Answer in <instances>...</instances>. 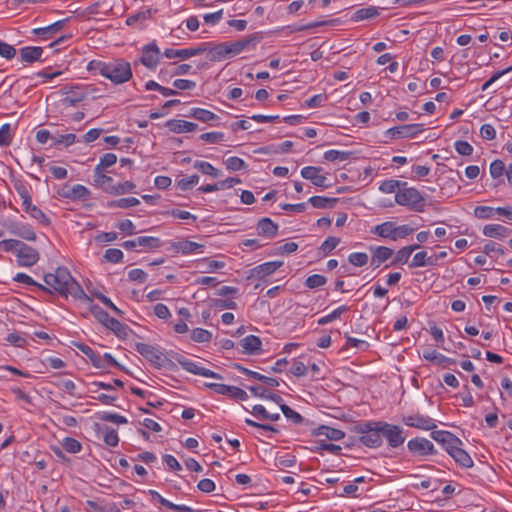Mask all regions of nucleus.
Returning a JSON list of instances; mask_svg holds the SVG:
<instances>
[{"label": "nucleus", "mask_w": 512, "mask_h": 512, "mask_svg": "<svg viewBox=\"0 0 512 512\" xmlns=\"http://www.w3.org/2000/svg\"><path fill=\"white\" fill-rule=\"evenodd\" d=\"M377 15H378L377 8L370 6V7L361 8V9L357 10L353 15L352 20L361 21V20H365V19L374 18Z\"/></svg>", "instance_id": "a18cd8bd"}, {"label": "nucleus", "mask_w": 512, "mask_h": 512, "mask_svg": "<svg viewBox=\"0 0 512 512\" xmlns=\"http://www.w3.org/2000/svg\"><path fill=\"white\" fill-rule=\"evenodd\" d=\"M407 447L411 453L426 456L436 454V450L431 441L425 438H414L408 441Z\"/></svg>", "instance_id": "4468645a"}, {"label": "nucleus", "mask_w": 512, "mask_h": 512, "mask_svg": "<svg viewBox=\"0 0 512 512\" xmlns=\"http://www.w3.org/2000/svg\"><path fill=\"white\" fill-rule=\"evenodd\" d=\"M395 201L397 204L407 206L417 212L424 210V198L415 188L399 189L395 195Z\"/></svg>", "instance_id": "39448f33"}, {"label": "nucleus", "mask_w": 512, "mask_h": 512, "mask_svg": "<svg viewBox=\"0 0 512 512\" xmlns=\"http://www.w3.org/2000/svg\"><path fill=\"white\" fill-rule=\"evenodd\" d=\"M194 168L199 170L201 173L205 175H209L213 178H217L220 175V171L216 169L213 165L206 161H195Z\"/></svg>", "instance_id": "79ce46f5"}, {"label": "nucleus", "mask_w": 512, "mask_h": 512, "mask_svg": "<svg viewBox=\"0 0 512 512\" xmlns=\"http://www.w3.org/2000/svg\"><path fill=\"white\" fill-rule=\"evenodd\" d=\"M312 435L324 436L326 439L331 441H338L345 437V433L342 430L332 428L326 425H321L320 427L314 429L312 431Z\"/></svg>", "instance_id": "393cba45"}, {"label": "nucleus", "mask_w": 512, "mask_h": 512, "mask_svg": "<svg viewBox=\"0 0 512 512\" xmlns=\"http://www.w3.org/2000/svg\"><path fill=\"white\" fill-rule=\"evenodd\" d=\"M28 214L43 226H49L51 224L50 218L37 206L31 208Z\"/></svg>", "instance_id": "8fccbe9b"}, {"label": "nucleus", "mask_w": 512, "mask_h": 512, "mask_svg": "<svg viewBox=\"0 0 512 512\" xmlns=\"http://www.w3.org/2000/svg\"><path fill=\"white\" fill-rule=\"evenodd\" d=\"M340 243V239L338 237L330 236L328 237L321 245L320 250L325 254H329L332 250H334L337 245Z\"/></svg>", "instance_id": "338daca9"}, {"label": "nucleus", "mask_w": 512, "mask_h": 512, "mask_svg": "<svg viewBox=\"0 0 512 512\" xmlns=\"http://www.w3.org/2000/svg\"><path fill=\"white\" fill-rule=\"evenodd\" d=\"M136 185L131 181H125L123 183L114 184L113 186H109L106 188V193L121 195L132 192L135 189Z\"/></svg>", "instance_id": "ea45409f"}, {"label": "nucleus", "mask_w": 512, "mask_h": 512, "mask_svg": "<svg viewBox=\"0 0 512 512\" xmlns=\"http://www.w3.org/2000/svg\"><path fill=\"white\" fill-rule=\"evenodd\" d=\"M60 195L72 201L87 200L91 192L83 185L77 184L71 188L63 189Z\"/></svg>", "instance_id": "5701e85b"}, {"label": "nucleus", "mask_w": 512, "mask_h": 512, "mask_svg": "<svg viewBox=\"0 0 512 512\" xmlns=\"http://www.w3.org/2000/svg\"><path fill=\"white\" fill-rule=\"evenodd\" d=\"M422 357L427 361H435L436 363L443 364L444 366L456 364V360L446 357L445 355L438 353L436 350L427 349L423 351Z\"/></svg>", "instance_id": "473e14b6"}, {"label": "nucleus", "mask_w": 512, "mask_h": 512, "mask_svg": "<svg viewBox=\"0 0 512 512\" xmlns=\"http://www.w3.org/2000/svg\"><path fill=\"white\" fill-rule=\"evenodd\" d=\"M411 256V250L406 249L405 247L401 248L395 254L393 260L390 263V266H397L406 264Z\"/></svg>", "instance_id": "603ef678"}, {"label": "nucleus", "mask_w": 512, "mask_h": 512, "mask_svg": "<svg viewBox=\"0 0 512 512\" xmlns=\"http://www.w3.org/2000/svg\"><path fill=\"white\" fill-rule=\"evenodd\" d=\"M199 176L197 174H193L187 178H182L177 181L176 185L181 191L190 190L194 185L198 184Z\"/></svg>", "instance_id": "052dcab7"}, {"label": "nucleus", "mask_w": 512, "mask_h": 512, "mask_svg": "<svg viewBox=\"0 0 512 512\" xmlns=\"http://www.w3.org/2000/svg\"><path fill=\"white\" fill-rule=\"evenodd\" d=\"M239 183H241V180L239 178L229 177L225 180L219 181L214 184H207V185L200 186L198 188V191H201L204 193H210V192H214L217 190L232 188L234 185L239 184Z\"/></svg>", "instance_id": "b1692460"}, {"label": "nucleus", "mask_w": 512, "mask_h": 512, "mask_svg": "<svg viewBox=\"0 0 512 512\" xmlns=\"http://www.w3.org/2000/svg\"><path fill=\"white\" fill-rule=\"evenodd\" d=\"M347 310H348V307L345 305H342V306L338 307L337 309H335L334 311H332L329 315H326V316L320 318L318 320V324L326 325V324L340 318V316Z\"/></svg>", "instance_id": "864d4df0"}, {"label": "nucleus", "mask_w": 512, "mask_h": 512, "mask_svg": "<svg viewBox=\"0 0 512 512\" xmlns=\"http://www.w3.org/2000/svg\"><path fill=\"white\" fill-rule=\"evenodd\" d=\"M381 421H365L357 424L354 431L360 434L359 442L369 448H377L382 444Z\"/></svg>", "instance_id": "7ed1b4c3"}, {"label": "nucleus", "mask_w": 512, "mask_h": 512, "mask_svg": "<svg viewBox=\"0 0 512 512\" xmlns=\"http://www.w3.org/2000/svg\"><path fill=\"white\" fill-rule=\"evenodd\" d=\"M322 168L316 166H306L301 169V176L304 179L310 180L315 186L327 188L330 184H327V177L321 175Z\"/></svg>", "instance_id": "a211bd4d"}, {"label": "nucleus", "mask_w": 512, "mask_h": 512, "mask_svg": "<svg viewBox=\"0 0 512 512\" xmlns=\"http://www.w3.org/2000/svg\"><path fill=\"white\" fill-rule=\"evenodd\" d=\"M67 21H68V18L59 20L47 27L35 28V29H33L32 33L40 36L42 39H48L52 35L56 34L60 30H62Z\"/></svg>", "instance_id": "bb28decb"}, {"label": "nucleus", "mask_w": 512, "mask_h": 512, "mask_svg": "<svg viewBox=\"0 0 512 512\" xmlns=\"http://www.w3.org/2000/svg\"><path fill=\"white\" fill-rule=\"evenodd\" d=\"M61 93L63 97L60 100V105L63 108L76 107L79 103L84 101L89 95L87 90L82 89L78 86L71 87L69 89L65 87L61 89Z\"/></svg>", "instance_id": "0eeeda50"}, {"label": "nucleus", "mask_w": 512, "mask_h": 512, "mask_svg": "<svg viewBox=\"0 0 512 512\" xmlns=\"http://www.w3.org/2000/svg\"><path fill=\"white\" fill-rule=\"evenodd\" d=\"M379 425L382 426V436L387 439L389 446L396 448L404 443L405 436L401 426L392 425L384 421H381Z\"/></svg>", "instance_id": "6e6552de"}, {"label": "nucleus", "mask_w": 512, "mask_h": 512, "mask_svg": "<svg viewBox=\"0 0 512 512\" xmlns=\"http://www.w3.org/2000/svg\"><path fill=\"white\" fill-rule=\"evenodd\" d=\"M406 182H401L398 180H385L381 183L379 189L384 193H393L397 188H400L401 186H405Z\"/></svg>", "instance_id": "680f3d73"}, {"label": "nucleus", "mask_w": 512, "mask_h": 512, "mask_svg": "<svg viewBox=\"0 0 512 512\" xmlns=\"http://www.w3.org/2000/svg\"><path fill=\"white\" fill-rule=\"evenodd\" d=\"M43 53L41 47H24L20 49V57L22 62L33 63L40 60Z\"/></svg>", "instance_id": "72a5a7b5"}, {"label": "nucleus", "mask_w": 512, "mask_h": 512, "mask_svg": "<svg viewBox=\"0 0 512 512\" xmlns=\"http://www.w3.org/2000/svg\"><path fill=\"white\" fill-rule=\"evenodd\" d=\"M151 15H152V12H151L150 9H146L144 11H140L138 13L130 15L126 19V24L128 26H133V25H135L138 22L146 21L147 19H149L151 17Z\"/></svg>", "instance_id": "5fc2aeb1"}, {"label": "nucleus", "mask_w": 512, "mask_h": 512, "mask_svg": "<svg viewBox=\"0 0 512 512\" xmlns=\"http://www.w3.org/2000/svg\"><path fill=\"white\" fill-rule=\"evenodd\" d=\"M278 231V225L274 223L270 218H262L257 224L258 235L272 238L276 236Z\"/></svg>", "instance_id": "cd10ccee"}, {"label": "nucleus", "mask_w": 512, "mask_h": 512, "mask_svg": "<svg viewBox=\"0 0 512 512\" xmlns=\"http://www.w3.org/2000/svg\"><path fill=\"white\" fill-rule=\"evenodd\" d=\"M171 249L174 253L188 255L196 252L202 253L204 245L189 240H182L179 242H173L171 244Z\"/></svg>", "instance_id": "412c9836"}, {"label": "nucleus", "mask_w": 512, "mask_h": 512, "mask_svg": "<svg viewBox=\"0 0 512 512\" xmlns=\"http://www.w3.org/2000/svg\"><path fill=\"white\" fill-rule=\"evenodd\" d=\"M308 202L317 209H326L333 208L337 202L338 198H329L324 196H312L309 198Z\"/></svg>", "instance_id": "4c0bfd02"}, {"label": "nucleus", "mask_w": 512, "mask_h": 512, "mask_svg": "<svg viewBox=\"0 0 512 512\" xmlns=\"http://www.w3.org/2000/svg\"><path fill=\"white\" fill-rule=\"evenodd\" d=\"M205 46L208 48L206 52H208L209 60L212 62L221 61L223 59L232 57L231 50L229 47V43H220L214 44L212 42H204Z\"/></svg>", "instance_id": "2eb2a0df"}, {"label": "nucleus", "mask_w": 512, "mask_h": 512, "mask_svg": "<svg viewBox=\"0 0 512 512\" xmlns=\"http://www.w3.org/2000/svg\"><path fill=\"white\" fill-rule=\"evenodd\" d=\"M208 48L205 46V43H200L196 47L185 48V49H171L168 48L164 51V56L168 59L180 58L182 60L200 55L206 52Z\"/></svg>", "instance_id": "9b49d317"}, {"label": "nucleus", "mask_w": 512, "mask_h": 512, "mask_svg": "<svg viewBox=\"0 0 512 512\" xmlns=\"http://www.w3.org/2000/svg\"><path fill=\"white\" fill-rule=\"evenodd\" d=\"M94 184L101 187L105 192L107 187L114 185L112 177L105 175L99 167L94 169Z\"/></svg>", "instance_id": "58836bf2"}, {"label": "nucleus", "mask_w": 512, "mask_h": 512, "mask_svg": "<svg viewBox=\"0 0 512 512\" xmlns=\"http://www.w3.org/2000/svg\"><path fill=\"white\" fill-rule=\"evenodd\" d=\"M87 69L94 74L108 78L114 84H122L132 78L130 63L124 59H115L110 62L93 60L88 63Z\"/></svg>", "instance_id": "f03ea898"}, {"label": "nucleus", "mask_w": 512, "mask_h": 512, "mask_svg": "<svg viewBox=\"0 0 512 512\" xmlns=\"http://www.w3.org/2000/svg\"><path fill=\"white\" fill-rule=\"evenodd\" d=\"M212 338V334L202 328H195L191 333V339L198 343L209 342Z\"/></svg>", "instance_id": "13d9d810"}, {"label": "nucleus", "mask_w": 512, "mask_h": 512, "mask_svg": "<svg viewBox=\"0 0 512 512\" xmlns=\"http://www.w3.org/2000/svg\"><path fill=\"white\" fill-rule=\"evenodd\" d=\"M62 446L69 453H78L82 449L81 443L78 440L71 437L64 438Z\"/></svg>", "instance_id": "e2e57ef3"}, {"label": "nucleus", "mask_w": 512, "mask_h": 512, "mask_svg": "<svg viewBox=\"0 0 512 512\" xmlns=\"http://www.w3.org/2000/svg\"><path fill=\"white\" fill-rule=\"evenodd\" d=\"M138 246L155 249L161 246V240L152 236H140L136 238Z\"/></svg>", "instance_id": "49530a36"}, {"label": "nucleus", "mask_w": 512, "mask_h": 512, "mask_svg": "<svg viewBox=\"0 0 512 512\" xmlns=\"http://www.w3.org/2000/svg\"><path fill=\"white\" fill-rule=\"evenodd\" d=\"M13 280L16 282H19V283L26 284V285L36 286L38 289H40L46 293H50V294L52 293V291L48 287L35 282L29 275H27L25 273H17L13 277Z\"/></svg>", "instance_id": "37998d69"}, {"label": "nucleus", "mask_w": 512, "mask_h": 512, "mask_svg": "<svg viewBox=\"0 0 512 512\" xmlns=\"http://www.w3.org/2000/svg\"><path fill=\"white\" fill-rule=\"evenodd\" d=\"M17 264L22 267H31L39 260V253L36 249L21 242L16 253Z\"/></svg>", "instance_id": "9d476101"}, {"label": "nucleus", "mask_w": 512, "mask_h": 512, "mask_svg": "<svg viewBox=\"0 0 512 512\" xmlns=\"http://www.w3.org/2000/svg\"><path fill=\"white\" fill-rule=\"evenodd\" d=\"M73 345L89 358L94 367L99 369L105 368L101 355L95 353L88 345L78 342H74Z\"/></svg>", "instance_id": "a878e982"}, {"label": "nucleus", "mask_w": 512, "mask_h": 512, "mask_svg": "<svg viewBox=\"0 0 512 512\" xmlns=\"http://www.w3.org/2000/svg\"><path fill=\"white\" fill-rule=\"evenodd\" d=\"M414 229L409 225L397 226L394 222L387 221L375 227L374 233L382 238H388L396 241L399 238H405L412 234Z\"/></svg>", "instance_id": "423d86ee"}, {"label": "nucleus", "mask_w": 512, "mask_h": 512, "mask_svg": "<svg viewBox=\"0 0 512 512\" xmlns=\"http://www.w3.org/2000/svg\"><path fill=\"white\" fill-rule=\"evenodd\" d=\"M326 282L327 278L325 276L320 274H313L305 280V286L310 289H315L325 285Z\"/></svg>", "instance_id": "bf43d9fd"}, {"label": "nucleus", "mask_w": 512, "mask_h": 512, "mask_svg": "<svg viewBox=\"0 0 512 512\" xmlns=\"http://www.w3.org/2000/svg\"><path fill=\"white\" fill-rule=\"evenodd\" d=\"M350 152L346 151H339V150H328L324 153V159L330 162L333 161H346L349 156Z\"/></svg>", "instance_id": "6e6d98bb"}, {"label": "nucleus", "mask_w": 512, "mask_h": 512, "mask_svg": "<svg viewBox=\"0 0 512 512\" xmlns=\"http://www.w3.org/2000/svg\"><path fill=\"white\" fill-rule=\"evenodd\" d=\"M44 282L47 285L46 287L50 290L52 288L65 298L71 295L77 300L92 302V299L85 293L66 267H58L54 273L45 274Z\"/></svg>", "instance_id": "f257e3e1"}, {"label": "nucleus", "mask_w": 512, "mask_h": 512, "mask_svg": "<svg viewBox=\"0 0 512 512\" xmlns=\"http://www.w3.org/2000/svg\"><path fill=\"white\" fill-rule=\"evenodd\" d=\"M348 260L352 265L362 267L367 264L368 255L362 252H355L349 255Z\"/></svg>", "instance_id": "0e129e2a"}, {"label": "nucleus", "mask_w": 512, "mask_h": 512, "mask_svg": "<svg viewBox=\"0 0 512 512\" xmlns=\"http://www.w3.org/2000/svg\"><path fill=\"white\" fill-rule=\"evenodd\" d=\"M165 126L168 128L170 132L173 133H186V132H194L197 130L198 125L193 122L171 119L165 123Z\"/></svg>", "instance_id": "4be33fe9"}, {"label": "nucleus", "mask_w": 512, "mask_h": 512, "mask_svg": "<svg viewBox=\"0 0 512 512\" xmlns=\"http://www.w3.org/2000/svg\"><path fill=\"white\" fill-rule=\"evenodd\" d=\"M19 245H21V241L16 239H6L0 241V251L3 252H14L17 253V250L19 248Z\"/></svg>", "instance_id": "69168bd1"}, {"label": "nucleus", "mask_w": 512, "mask_h": 512, "mask_svg": "<svg viewBox=\"0 0 512 512\" xmlns=\"http://www.w3.org/2000/svg\"><path fill=\"white\" fill-rule=\"evenodd\" d=\"M140 204L139 199L135 197H129V198H121L118 200H115L110 203V207H118L122 209H127L130 207H134Z\"/></svg>", "instance_id": "4d7b16f0"}, {"label": "nucleus", "mask_w": 512, "mask_h": 512, "mask_svg": "<svg viewBox=\"0 0 512 512\" xmlns=\"http://www.w3.org/2000/svg\"><path fill=\"white\" fill-rule=\"evenodd\" d=\"M109 330L113 331L114 334L119 338H126L128 336L129 328L127 325L122 324L117 319L113 318L110 324L106 326Z\"/></svg>", "instance_id": "c03bdc74"}, {"label": "nucleus", "mask_w": 512, "mask_h": 512, "mask_svg": "<svg viewBox=\"0 0 512 512\" xmlns=\"http://www.w3.org/2000/svg\"><path fill=\"white\" fill-rule=\"evenodd\" d=\"M262 39L259 33L251 34L238 41L229 43L232 56L240 54L245 49L254 48Z\"/></svg>", "instance_id": "dca6fc26"}, {"label": "nucleus", "mask_w": 512, "mask_h": 512, "mask_svg": "<svg viewBox=\"0 0 512 512\" xmlns=\"http://www.w3.org/2000/svg\"><path fill=\"white\" fill-rule=\"evenodd\" d=\"M247 389H249L254 396L271 400L278 405L283 402V398L280 395L275 394L262 386H248Z\"/></svg>", "instance_id": "c756f323"}, {"label": "nucleus", "mask_w": 512, "mask_h": 512, "mask_svg": "<svg viewBox=\"0 0 512 512\" xmlns=\"http://www.w3.org/2000/svg\"><path fill=\"white\" fill-rule=\"evenodd\" d=\"M90 312L105 327L108 326L113 319L104 309L96 304L90 306Z\"/></svg>", "instance_id": "a19ab883"}, {"label": "nucleus", "mask_w": 512, "mask_h": 512, "mask_svg": "<svg viewBox=\"0 0 512 512\" xmlns=\"http://www.w3.org/2000/svg\"><path fill=\"white\" fill-rule=\"evenodd\" d=\"M10 232L28 241L36 240V233L34 232L32 227L27 224H14L11 226Z\"/></svg>", "instance_id": "2f4dec72"}, {"label": "nucleus", "mask_w": 512, "mask_h": 512, "mask_svg": "<svg viewBox=\"0 0 512 512\" xmlns=\"http://www.w3.org/2000/svg\"><path fill=\"white\" fill-rule=\"evenodd\" d=\"M160 61V50L155 43H150L143 48L141 63L149 69H155Z\"/></svg>", "instance_id": "aec40b11"}, {"label": "nucleus", "mask_w": 512, "mask_h": 512, "mask_svg": "<svg viewBox=\"0 0 512 512\" xmlns=\"http://www.w3.org/2000/svg\"><path fill=\"white\" fill-rule=\"evenodd\" d=\"M423 131L422 124H406L392 127L387 130V134L391 138H413Z\"/></svg>", "instance_id": "ddd939ff"}, {"label": "nucleus", "mask_w": 512, "mask_h": 512, "mask_svg": "<svg viewBox=\"0 0 512 512\" xmlns=\"http://www.w3.org/2000/svg\"><path fill=\"white\" fill-rule=\"evenodd\" d=\"M175 359L178 361V363L182 366L183 369H185L186 371H188L192 374L203 376V377H210V378H214L217 380L223 379V377L220 374L215 373V372H213L209 369H206L204 367L198 366L196 363H194L188 359H185L183 357H175Z\"/></svg>", "instance_id": "f8f14e48"}, {"label": "nucleus", "mask_w": 512, "mask_h": 512, "mask_svg": "<svg viewBox=\"0 0 512 512\" xmlns=\"http://www.w3.org/2000/svg\"><path fill=\"white\" fill-rule=\"evenodd\" d=\"M135 350L157 369L174 366V363L167 359L162 351L150 344L138 342L135 344Z\"/></svg>", "instance_id": "20e7f679"}, {"label": "nucleus", "mask_w": 512, "mask_h": 512, "mask_svg": "<svg viewBox=\"0 0 512 512\" xmlns=\"http://www.w3.org/2000/svg\"><path fill=\"white\" fill-rule=\"evenodd\" d=\"M104 258L110 263H118L123 259V252L117 248L107 249Z\"/></svg>", "instance_id": "774afa93"}, {"label": "nucleus", "mask_w": 512, "mask_h": 512, "mask_svg": "<svg viewBox=\"0 0 512 512\" xmlns=\"http://www.w3.org/2000/svg\"><path fill=\"white\" fill-rule=\"evenodd\" d=\"M186 116L192 117L203 123L211 122L219 118L215 113L203 108H192Z\"/></svg>", "instance_id": "f704fd0d"}, {"label": "nucleus", "mask_w": 512, "mask_h": 512, "mask_svg": "<svg viewBox=\"0 0 512 512\" xmlns=\"http://www.w3.org/2000/svg\"><path fill=\"white\" fill-rule=\"evenodd\" d=\"M224 164L229 171H239L247 168V164L244 160L236 156L227 158Z\"/></svg>", "instance_id": "09e8293b"}, {"label": "nucleus", "mask_w": 512, "mask_h": 512, "mask_svg": "<svg viewBox=\"0 0 512 512\" xmlns=\"http://www.w3.org/2000/svg\"><path fill=\"white\" fill-rule=\"evenodd\" d=\"M509 232L507 227L500 224H488L483 228V234L491 238H504Z\"/></svg>", "instance_id": "e433bc0d"}, {"label": "nucleus", "mask_w": 512, "mask_h": 512, "mask_svg": "<svg viewBox=\"0 0 512 512\" xmlns=\"http://www.w3.org/2000/svg\"><path fill=\"white\" fill-rule=\"evenodd\" d=\"M283 265L282 261H270L260 264L250 270L247 279H265L267 276L273 274L278 268Z\"/></svg>", "instance_id": "f3484780"}, {"label": "nucleus", "mask_w": 512, "mask_h": 512, "mask_svg": "<svg viewBox=\"0 0 512 512\" xmlns=\"http://www.w3.org/2000/svg\"><path fill=\"white\" fill-rule=\"evenodd\" d=\"M431 437L440 443L445 451L450 455L458 446H462V441L454 434L448 431H432Z\"/></svg>", "instance_id": "1a4fd4ad"}, {"label": "nucleus", "mask_w": 512, "mask_h": 512, "mask_svg": "<svg viewBox=\"0 0 512 512\" xmlns=\"http://www.w3.org/2000/svg\"><path fill=\"white\" fill-rule=\"evenodd\" d=\"M243 352L247 354H255L261 350L262 342L259 337L248 335L240 341Z\"/></svg>", "instance_id": "c85d7f7f"}, {"label": "nucleus", "mask_w": 512, "mask_h": 512, "mask_svg": "<svg viewBox=\"0 0 512 512\" xmlns=\"http://www.w3.org/2000/svg\"><path fill=\"white\" fill-rule=\"evenodd\" d=\"M311 450L313 452H318V451H321V450H325V451H328V452H330L332 454L338 455V454H340L342 448L339 445L332 444V443H327V442H325L323 440H320V441L316 442V446L314 448H311Z\"/></svg>", "instance_id": "de8ad7c7"}, {"label": "nucleus", "mask_w": 512, "mask_h": 512, "mask_svg": "<svg viewBox=\"0 0 512 512\" xmlns=\"http://www.w3.org/2000/svg\"><path fill=\"white\" fill-rule=\"evenodd\" d=\"M405 425L422 430H433L436 428L434 420L428 416L415 414L403 418Z\"/></svg>", "instance_id": "6ab92c4d"}, {"label": "nucleus", "mask_w": 512, "mask_h": 512, "mask_svg": "<svg viewBox=\"0 0 512 512\" xmlns=\"http://www.w3.org/2000/svg\"><path fill=\"white\" fill-rule=\"evenodd\" d=\"M393 255V250L385 246L377 247L371 258V265L378 268L382 263L387 261Z\"/></svg>", "instance_id": "7c9ffc66"}, {"label": "nucleus", "mask_w": 512, "mask_h": 512, "mask_svg": "<svg viewBox=\"0 0 512 512\" xmlns=\"http://www.w3.org/2000/svg\"><path fill=\"white\" fill-rule=\"evenodd\" d=\"M450 456L455 460L457 464L464 468H470L473 466V460L470 455L462 448L458 446Z\"/></svg>", "instance_id": "c9c22d12"}, {"label": "nucleus", "mask_w": 512, "mask_h": 512, "mask_svg": "<svg viewBox=\"0 0 512 512\" xmlns=\"http://www.w3.org/2000/svg\"><path fill=\"white\" fill-rule=\"evenodd\" d=\"M280 409L284 416L290 419L295 424H300L303 421V417L283 402L279 404Z\"/></svg>", "instance_id": "3c124183"}]
</instances>
